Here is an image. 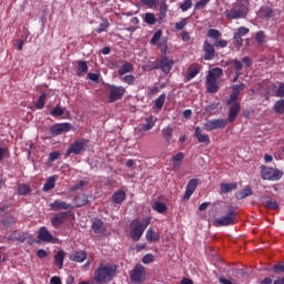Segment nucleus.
I'll list each match as a JSON object with an SVG mask.
<instances>
[{"mask_svg":"<svg viewBox=\"0 0 284 284\" xmlns=\"http://www.w3.org/2000/svg\"><path fill=\"white\" fill-rule=\"evenodd\" d=\"M116 276V266L110 264H100L94 271L95 283H110Z\"/></svg>","mask_w":284,"mask_h":284,"instance_id":"f257e3e1","label":"nucleus"},{"mask_svg":"<svg viewBox=\"0 0 284 284\" xmlns=\"http://www.w3.org/2000/svg\"><path fill=\"white\" fill-rule=\"evenodd\" d=\"M150 217L144 219L142 222L139 219H135L131 222L130 236L132 241H141L143 232L148 230V225H150Z\"/></svg>","mask_w":284,"mask_h":284,"instance_id":"f03ea898","label":"nucleus"},{"mask_svg":"<svg viewBox=\"0 0 284 284\" xmlns=\"http://www.w3.org/2000/svg\"><path fill=\"white\" fill-rule=\"evenodd\" d=\"M221 77H223V69L221 68H214L209 72L206 75V92L209 94L219 92V82H216V79H221Z\"/></svg>","mask_w":284,"mask_h":284,"instance_id":"7ed1b4c3","label":"nucleus"},{"mask_svg":"<svg viewBox=\"0 0 284 284\" xmlns=\"http://www.w3.org/2000/svg\"><path fill=\"white\" fill-rule=\"evenodd\" d=\"M239 95L236 93H231L226 104L231 105L229 110V123H234L239 112H241V102L237 101Z\"/></svg>","mask_w":284,"mask_h":284,"instance_id":"20e7f679","label":"nucleus"},{"mask_svg":"<svg viewBox=\"0 0 284 284\" xmlns=\"http://www.w3.org/2000/svg\"><path fill=\"white\" fill-rule=\"evenodd\" d=\"M261 176L263 181H281L283 179V171L263 165Z\"/></svg>","mask_w":284,"mask_h":284,"instance_id":"39448f33","label":"nucleus"},{"mask_svg":"<svg viewBox=\"0 0 284 284\" xmlns=\"http://www.w3.org/2000/svg\"><path fill=\"white\" fill-rule=\"evenodd\" d=\"M172 68H174V60L168 57H163L152 64V70H161L164 74H170V72H172Z\"/></svg>","mask_w":284,"mask_h":284,"instance_id":"423d86ee","label":"nucleus"},{"mask_svg":"<svg viewBox=\"0 0 284 284\" xmlns=\"http://www.w3.org/2000/svg\"><path fill=\"white\" fill-rule=\"evenodd\" d=\"M216 227H227L236 224V211L231 209L226 215L214 220Z\"/></svg>","mask_w":284,"mask_h":284,"instance_id":"0eeeda50","label":"nucleus"},{"mask_svg":"<svg viewBox=\"0 0 284 284\" xmlns=\"http://www.w3.org/2000/svg\"><path fill=\"white\" fill-rule=\"evenodd\" d=\"M143 6H148V8H156L160 3V19H165L168 14V2L166 0H140Z\"/></svg>","mask_w":284,"mask_h":284,"instance_id":"6e6552de","label":"nucleus"},{"mask_svg":"<svg viewBox=\"0 0 284 284\" xmlns=\"http://www.w3.org/2000/svg\"><path fill=\"white\" fill-rule=\"evenodd\" d=\"M87 143H90V140L88 139L74 140L73 143L68 148L65 156H70V154H75V155L81 154Z\"/></svg>","mask_w":284,"mask_h":284,"instance_id":"1a4fd4ad","label":"nucleus"},{"mask_svg":"<svg viewBox=\"0 0 284 284\" xmlns=\"http://www.w3.org/2000/svg\"><path fill=\"white\" fill-rule=\"evenodd\" d=\"M130 278L134 284L143 283V281H145V266L136 264L130 274Z\"/></svg>","mask_w":284,"mask_h":284,"instance_id":"9d476101","label":"nucleus"},{"mask_svg":"<svg viewBox=\"0 0 284 284\" xmlns=\"http://www.w3.org/2000/svg\"><path fill=\"white\" fill-rule=\"evenodd\" d=\"M109 103H114L116 101H121L125 94L124 87H116L114 84L109 85Z\"/></svg>","mask_w":284,"mask_h":284,"instance_id":"9b49d317","label":"nucleus"},{"mask_svg":"<svg viewBox=\"0 0 284 284\" xmlns=\"http://www.w3.org/2000/svg\"><path fill=\"white\" fill-rule=\"evenodd\" d=\"M72 130V124L70 122H62V123H55L50 126V136H59L60 134H63V132H70Z\"/></svg>","mask_w":284,"mask_h":284,"instance_id":"f8f14e48","label":"nucleus"},{"mask_svg":"<svg viewBox=\"0 0 284 284\" xmlns=\"http://www.w3.org/2000/svg\"><path fill=\"white\" fill-rule=\"evenodd\" d=\"M229 121L230 120H225V119L209 120L204 123L203 129L206 132H212L213 130H222L227 125Z\"/></svg>","mask_w":284,"mask_h":284,"instance_id":"ddd939ff","label":"nucleus"},{"mask_svg":"<svg viewBox=\"0 0 284 284\" xmlns=\"http://www.w3.org/2000/svg\"><path fill=\"white\" fill-rule=\"evenodd\" d=\"M72 215L73 214L70 211H64L55 214V216L51 219L52 227H54V230H59V227H61V225H63V223H65V221H68V219H70V216Z\"/></svg>","mask_w":284,"mask_h":284,"instance_id":"4468645a","label":"nucleus"},{"mask_svg":"<svg viewBox=\"0 0 284 284\" xmlns=\"http://www.w3.org/2000/svg\"><path fill=\"white\" fill-rule=\"evenodd\" d=\"M214 44L210 43V41L205 40L202 45V50L204 52L203 59L204 61H212L214 57H216V50L214 49Z\"/></svg>","mask_w":284,"mask_h":284,"instance_id":"2eb2a0df","label":"nucleus"},{"mask_svg":"<svg viewBox=\"0 0 284 284\" xmlns=\"http://www.w3.org/2000/svg\"><path fill=\"white\" fill-rule=\"evenodd\" d=\"M38 239L44 243H59V240L54 237L45 226L40 227Z\"/></svg>","mask_w":284,"mask_h":284,"instance_id":"dca6fc26","label":"nucleus"},{"mask_svg":"<svg viewBox=\"0 0 284 284\" xmlns=\"http://www.w3.org/2000/svg\"><path fill=\"white\" fill-rule=\"evenodd\" d=\"M49 207L53 212H59V210H74V205L61 200L53 201L49 204Z\"/></svg>","mask_w":284,"mask_h":284,"instance_id":"f3484780","label":"nucleus"},{"mask_svg":"<svg viewBox=\"0 0 284 284\" xmlns=\"http://www.w3.org/2000/svg\"><path fill=\"white\" fill-rule=\"evenodd\" d=\"M196 187H199V180L197 179H192L187 182L186 187H185V193H184V201H189L191 199L192 194L196 192Z\"/></svg>","mask_w":284,"mask_h":284,"instance_id":"a211bd4d","label":"nucleus"},{"mask_svg":"<svg viewBox=\"0 0 284 284\" xmlns=\"http://www.w3.org/2000/svg\"><path fill=\"white\" fill-rule=\"evenodd\" d=\"M194 136L197 139L199 143H205L206 145H210V135L203 133V130L200 126L195 128Z\"/></svg>","mask_w":284,"mask_h":284,"instance_id":"6ab92c4d","label":"nucleus"},{"mask_svg":"<svg viewBox=\"0 0 284 284\" xmlns=\"http://www.w3.org/2000/svg\"><path fill=\"white\" fill-rule=\"evenodd\" d=\"M237 187L239 184L236 182L220 183L221 194H230V192H234V190H237Z\"/></svg>","mask_w":284,"mask_h":284,"instance_id":"aec40b11","label":"nucleus"},{"mask_svg":"<svg viewBox=\"0 0 284 284\" xmlns=\"http://www.w3.org/2000/svg\"><path fill=\"white\" fill-rule=\"evenodd\" d=\"M125 199H126L125 191L118 190L112 195V203H114L115 205H121L123 201H125Z\"/></svg>","mask_w":284,"mask_h":284,"instance_id":"412c9836","label":"nucleus"},{"mask_svg":"<svg viewBox=\"0 0 284 284\" xmlns=\"http://www.w3.org/2000/svg\"><path fill=\"white\" fill-rule=\"evenodd\" d=\"M57 179H59V175H52L47 179V182L44 183L42 191L43 192H50V190H54L57 185Z\"/></svg>","mask_w":284,"mask_h":284,"instance_id":"4be33fe9","label":"nucleus"},{"mask_svg":"<svg viewBox=\"0 0 284 284\" xmlns=\"http://www.w3.org/2000/svg\"><path fill=\"white\" fill-rule=\"evenodd\" d=\"M54 264L59 270H63V261H65V251L60 250L54 256H53Z\"/></svg>","mask_w":284,"mask_h":284,"instance_id":"5701e85b","label":"nucleus"},{"mask_svg":"<svg viewBox=\"0 0 284 284\" xmlns=\"http://www.w3.org/2000/svg\"><path fill=\"white\" fill-rule=\"evenodd\" d=\"M88 258V253L83 251H77L70 255V261H74V263H83Z\"/></svg>","mask_w":284,"mask_h":284,"instance_id":"b1692460","label":"nucleus"},{"mask_svg":"<svg viewBox=\"0 0 284 284\" xmlns=\"http://www.w3.org/2000/svg\"><path fill=\"white\" fill-rule=\"evenodd\" d=\"M155 123H156V118H154L153 115H150V116L145 118L144 124H142V130L144 132H148V131L152 130V128H154Z\"/></svg>","mask_w":284,"mask_h":284,"instance_id":"393cba45","label":"nucleus"},{"mask_svg":"<svg viewBox=\"0 0 284 284\" xmlns=\"http://www.w3.org/2000/svg\"><path fill=\"white\" fill-rule=\"evenodd\" d=\"M91 227H92L94 234H103L105 232V225L103 224V221H101V220L93 221Z\"/></svg>","mask_w":284,"mask_h":284,"instance_id":"a878e982","label":"nucleus"},{"mask_svg":"<svg viewBox=\"0 0 284 284\" xmlns=\"http://www.w3.org/2000/svg\"><path fill=\"white\" fill-rule=\"evenodd\" d=\"M73 203L75 204L77 207H83V205H88V203H90V200H88V195L81 194V195H77L73 199Z\"/></svg>","mask_w":284,"mask_h":284,"instance_id":"bb28decb","label":"nucleus"},{"mask_svg":"<svg viewBox=\"0 0 284 284\" xmlns=\"http://www.w3.org/2000/svg\"><path fill=\"white\" fill-rule=\"evenodd\" d=\"M243 17H245V11L243 10L231 9L227 12V19H243Z\"/></svg>","mask_w":284,"mask_h":284,"instance_id":"cd10ccee","label":"nucleus"},{"mask_svg":"<svg viewBox=\"0 0 284 284\" xmlns=\"http://www.w3.org/2000/svg\"><path fill=\"white\" fill-rule=\"evenodd\" d=\"M87 73H88V62L87 61H79L78 62L77 77H84Z\"/></svg>","mask_w":284,"mask_h":284,"instance_id":"c85d7f7f","label":"nucleus"},{"mask_svg":"<svg viewBox=\"0 0 284 284\" xmlns=\"http://www.w3.org/2000/svg\"><path fill=\"white\" fill-rule=\"evenodd\" d=\"M134 70V65L130 62H124L123 65L118 70V74L120 77H123L124 74H128V72H132Z\"/></svg>","mask_w":284,"mask_h":284,"instance_id":"c756f323","label":"nucleus"},{"mask_svg":"<svg viewBox=\"0 0 284 284\" xmlns=\"http://www.w3.org/2000/svg\"><path fill=\"white\" fill-rule=\"evenodd\" d=\"M30 192H32V189H30V185L28 184H20L18 186V194H20V196H28Z\"/></svg>","mask_w":284,"mask_h":284,"instance_id":"7c9ffc66","label":"nucleus"},{"mask_svg":"<svg viewBox=\"0 0 284 284\" xmlns=\"http://www.w3.org/2000/svg\"><path fill=\"white\" fill-rule=\"evenodd\" d=\"M144 23H148V26H154L156 23V16L152 12H146L144 14Z\"/></svg>","mask_w":284,"mask_h":284,"instance_id":"2f4dec72","label":"nucleus"},{"mask_svg":"<svg viewBox=\"0 0 284 284\" xmlns=\"http://www.w3.org/2000/svg\"><path fill=\"white\" fill-rule=\"evenodd\" d=\"M161 37H163V31L162 30H158L153 34V37H152V39L150 41L151 45H161V43L159 42V41H161Z\"/></svg>","mask_w":284,"mask_h":284,"instance_id":"473e14b6","label":"nucleus"},{"mask_svg":"<svg viewBox=\"0 0 284 284\" xmlns=\"http://www.w3.org/2000/svg\"><path fill=\"white\" fill-rule=\"evenodd\" d=\"M173 132H174V130L172 129V126H166V128L162 129V134L168 143H170V141H172Z\"/></svg>","mask_w":284,"mask_h":284,"instance_id":"72a5a7b5","label":"nucleus"},{"mask_svg":"<svg viewBox=\"0 0 284 284\" xmlns=\"http://www.w3.org/2000/svg\"><path fill=\"white\" fill-rule=\"evenodd\" d=\"M276 114H284V100H277L273 106Z\"/></svg>","mask_w":284,"mask_h":284,"instance_id":"f704fd0d","label":"nucleus"},{"mask_svg":"<svg viewBox=\"0 0 284 284\" xmlns=\"http://www.w3.org/2000/svg\"><path fill=\"white\" fill-rule=\"evenodd\" d=\"M252 194H254V192L250 187H245L236 196L240 201H243V199H247V196H252Z\"/></svg>","mask_w":284,"mask_h":284,"instance_id":"c9c22d12","label":"nucleus"},{"mask_svg":"<svg viewBox=\"0 0 284 284\" xmlns=\"http://www.w3.org/2000/svg\"><path fill=\"white\" fill-rule=\"evenodd\" d=\"M153 210L159 212V214H165V212H168V206L163 202H156L153 206Z\"/></svg>","mask_w":284,"mask_h":284,"instance_id":"e433bc0d","label":"nucleus"},{"mask_svg":"<svg viewBox=\"0 0 284 284\" xmlns=\"http://www.w3.org/2000/svg\"><path fill=\"white\" fill-rule=\"evenodd\" d=\"M206 36L209 37V39H213L214 41H217V39H221V31L216 29H210Z\"/></svg>","mask_w":284,"mask_h":284,"instance_id":"4c0bfd02","label":"nucleus"},{"mask_svg":"<svg viewBox=\"0 0 284 284\" xmlns=\"http://www.w3.org/2000/svg\"><path fill=\"white\" fill-rule=\"evenodd\" d=\"M160 236L158 233H154V231L152 229H149L146 231V240L150 241V243L154 242V241H159Z\"/></svg>","mask_w":284,"mask_h":284,"instance_id":"58836bf2","label":"nucleus"},{"mask_svg":"<svg viewBox=\"0 0 284 284\" xmlns=\"http://www.w3.org/2000/svg\"><path fill=\"white\" fill-rule=\"evenodd\" d=\"M199 72H200L199 68L191 65L189 68V74L186 75L187 81H192V79H194V77H196V74H199Z\"/></svg>","mask_w":284,"mask_h":284,"instance_id":"ea45409f","label":"nucleus"},{"mask_svg":"<svg viewBox=\"0 0 284 284\" xmlns=\"http://www.w3.org/2000/svg\"><path fill=\"white\" fill-rule=\"evenodd\" d=\"M163 105H165V93H162L161 95H159V98H156L155 100V108L158 110H161L163 108Z\"/></svg>","mask_w":284,"mask_h":284,"instance_id":"a19ab883","label":"nucleus"},{"mask_svg":"<svg viewBox=\"0 0 284 284\" xmlns=\"http://www.w3.org/2000/svg\"><path fill=\"white\" fill-rule=\"evenodd\" d=\"M36 108H37L38 110H43V108H45V93H42V94L39 97V99H38V101H37V103H36Z\"/></svg>","mask_w":284,"mask_h":284,"instance_id":"79ce46f5","label":"nucleus"},{"mask_svg":"<svg viewBox=\"0 0 284 284\" xmlns=\"http://www.w3.org/2000/svg\"><path fill=\"white\" fill-rule=\"evenodd\" d=\"M233 44L235 48L240 49L241 45H243V37H241L239 33H234Z\"/></svg>","mask_w":284,"mask_h":284,"instance_id":"37998d69","label":"nucleus"},{"mask_svg":"<svg viewBox=\"0 0 284 284\" xmlns=\"http://www.w3.org/2000/svg\"><path fill=\"white\" fill-rule=\"evenodd\" d=\"M245 90V83L234 84L232 87V93L237 94V97L241 94V91Z\"/></svg>","mask_w":284,"mask_h":284,"instance_id":"c03bdc74","label":"nucleus"},{"mask_svg":"<svg viewBox=\"0 0 284 284\" xmlns=\"http://www.w3.org/2000/svg\"><path fill=\"white\" fill-rule=\"evenodd\" d=\"M63 113H64V110L61 106H54L50 111L51 116H63Z\"/></svg>","mask_w":284,"mask_h":284,"instance_id":"a18cd8bd","label":"nucleus"},{"mask_svg":"<svg viewBox=\"0 0 284 284\" xmlns=\"http://www.w3.org/2000/svg\"><path fill=\"white\" fill-rule=\"evenodd\" d=\"M190 8H192V0H184L180 3V10H182V12H187Z\"/></svg>","mask_w":284,"mask_h":284,"instance_id":"49530a36","label":"nucleus"},{"mask_svg":"<svg viewBox=\"0 0 284 284\" xmlns=\"http://www.w3.org/2000/svg\"><path fill=\"white\" fill-rule=\"evenodd\" d=\"M122 81L128 85H134V81H136V78L133 74H129V75H124L122 78Z\"/></svg>","mask_w":284,"mask_h":284,"instance_id":"de8ad7c7","label":"nucleus"},{"mask_svg":"<svg viewBox=\"0 0 284 284\" xmlns=\"http://www.w3.org/2000/svg\"><path fill=\"white\" fill-rule=\"evenodd\" d=\"M263 17H264V19H267V20L272 19V17H274V9L266 7L263 10Z\"/></svg>","mask_w":284,"mask_h":284,"instance_id":"09e8293b","label":"nucleus"},{"mask_svg":"<svg viewBox=\"0 0 284 284\" xmlns=\"http://www.w3.org/2000/svg\"><path fill=\"white\" fill-rule=\"evenodd\" d=\"M264 207L266 210H278V202L276 201H267L265 204H264Z\"/></svg>","mask_w":284,"mask_h":284,"instance_id":"8fccbe9b","label":"nucleus"},{"mask_svg":"<svg viewBox=\"0 0 284 284\" xmlns=\"http://www.w3.org/2000/svg\"><path fill=\"white\" fill-rule=\"evenodd\" d=\"M142 263L144 265H150V263H154V256L152 254H145L143 257H142Z\"/></svg>","mask_w":284,"mask_h":284,"instance_id":"3c124183","label":"nucleus"},{"mask_svg":"<svg viewBox=\"0 0 284 284\" xmlns=\"http://www.w3.org/2000/svg\"><path fill=\"white\" fill-rule=\"evenodd\" d=\"M255 41L258 44L265 43V32L258 31L255 36Z\"/></svg>","mask_w":284,"mask_h":284,"instance_id":"603ef678","label":"nucleus"},{"mask_svg":"<svg viewBox=\"0 0 284 284\" xmlns=\"http://www.w3.org/2000/svg\"><path fill=\"white\" fill-rule=\"evenodd\" d=\"M210 3V0H200L195 3L194 9L195 10H203Z\"/></svg>","mask_w":284,"mask_h":284,"instance_id":"864d4df0","label":"nucleus"},{"mask_svg":"<svg viewBox=\"0 0 284 284\" xmlns=\"http://www.w3.org/2000/svg\"><path fill=\"white\" fill-rule=\"evenodd\" d=\"M185 159V153L179 152L176 155L172 156L173 162L183 163V160Z\"/></svg>","mask_w":284,"mask_h":284,"instance_id":"5fc2aeb1","label":"nucleus"},{"mask_svg":"<svg viewBox=\"0 0 284 284\" xmlns=\"http://www.w3.org/2000/svg\"><path fill=\"white\" fill-rule=\"evenodd\" d=\"M59 156H61V152H59V151L51 152L49 154V163H54V161H57V159H59Z\"/></svg>","mask_w":284,"mask_h":284,"instance_id":"6e6d98bb","label":"nucleus"},{"mask_svg":"<svg viewBox=\"0 0 284 284\" xmlns=\"http://www.w3.org/2000/svg\"><path fill=\"white\" fill-rule=\"evenodd\" d=\"M276 97L284 98V82H281L278 88L275 90Z\"/></svg>","mask_w":284,"mask_h":284,"instance_id":"4d7b16f0","label":"nucleus"},{"mask_svg":"<svg viewBox=\"0 0 284 284\" xmlns=\"http://www.w3.org/2000/svg\"><path fill=\"white\" fill-rule=\"evenodd\" d=\"M232 63L234 65V70H236V72H241V70H243V62L239 61L237 59L232 60Z\"/></svg>","mask_w":284,"mask_h":284,"instance_id":"13d9d810","label":"nucleus"},{"mask_svg":"<svg viewBox=\"0 0 284 284\" xmlns=\"http://www.w3.org/2000/svg\"><path fill=\"white\" fill-rule=\"evenodd\" d=\"M215 48H227V40H215L213 43Z\"/></svg>","mask_w":284,"mask_h":284,"instance_id":"bf43d9fd","label":"nucleus"},{"mask_svg":"<svg viewBox=\"0 0 284 284\" xmlns=\"http://www.w3.org/2000/svg\"><path fill=\"white\" fill-rule=\"evenodd\" d=\"M235 33L240 37H245V34L250 33V30L246 27H240Z\"/></svg>","mask_w":284,"mask_h":284,"instance_id":"052dcab7","label":"nucleus"},{"mask_svg":"<svg viewBox=\"0 0 284 284\" xmlns=\"http://www.w3.org/2000/svg\"><path fill=\"white\" fill-rule=\"evenodd\" d=\"M273 272H275V274H281L283 273L284 274V264H276L273 266Z\"/></svg>","mask_w":284,"mask_h":284,"instance_id":"680f3d73","label":"nucleus"},{"mask_svg":"<svg viewBox=\"0 0 284 284\" xmlns=\"http://www.w3.org/2000/svg\"><path fill=\"white\" fill-rule=\"evenodd\" d=\"M109 28L108 22L100 23L99 28L97 29L98 34H101V32H105Z\"/></svg>","mask_w":284,"mask_h":284,"instance_id":"e2e57ef3","label":"nucleus"},{"mask_svg":"<svg viewBox=\"0 0 284 284\" xmlns=\"http://www.w3.org/2000/svg\"><path fill=\"white\" fill-rule=\"evenodd\" d=\"M99 73H88L87 78L90 79V81H93L94 83H99Z\"/></svg>","mask_w":284,"mask_h":284,"instance_id":"0e129e2a","label":"nucleus"},{"mask_svg":"<svg viewBox=\"0 0 284 284\" xmlns=\"http://www.w3.org/2000/svg\"><path fill=\"white\" fill-rule=\"evenodd\" d=\"M185 26H187V20L183 19L182 21L175 23V29L183 30V28H185Z\"/></svg>","mask_w":284,"mask_h":284,"instance_id":"69168bd1","label":"nucleus"},{"mask_svg":"<svg viewBox=\"0 0 284 284\" xmlns=\"http://www.w3.org/2000/svg\"><path fill=\"white\" fill-rule=\"evenodd\" d=\"M37 256H38V258H45V256H48V251H45L43 248H39L37 251Z\"/></svg>","mask_w":284,"mask_h":284,"instance_id":"338daca9","label":"nucleus"},{"mask_svg":"<svg viewBox=\"0 0 284 284\" xmlns=\"http://www.w3.org/2000/svg\"><path fill=\"white\" fill-rule=\"evenodd\" d=\"M50 283H51V284H63V283L61 282V277H59V276H53V277H51Z\"/></svg>","mask_w":284,"mask_h":284,"instance_id":"774afa93","label":"nucleus"}]
</instances>
